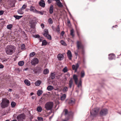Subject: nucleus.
I'll use <instances>...</instances> for the list:
<instances>
[{
  "mask_svg": "<svg viewBox=\"0 0 121 121\" xmlns=\"http://www.w3.org/2000/svg\"><path fill=\"white\" fill-rule=\"evenodd\" d=\"M15 47L13 45L8 46L5 48L6 53L7 55H11L15 52Z\"/></svg>",
  "mask_w": 121,
  "mask_h": 121,
  "instance_id": "f257e3e1",
  "label": "nucleus"
},
{
  "mask_svg": "<svg viewBox=\"0 0 121 121\" xmlns=\"http://www.w3.org/2000/svg\"><path fill=\"white\" fill-rule=\"evenodd\" d=\"M10 104L9 100L6 98H3L0 103V105L2 108L8 107Z\"/></svg>",
  "mask_w": 121,
  "mask_h": 121,
  "instance_id": "f03ea898",
  "label": "nucleus"
},
{
  "mask_svg": "<svg viewBox=\"0 0 121 121\" xmlns=\"http://www.w3.org/2000/svg\"><path fill=\"white\" fill-rule=\"evenodd\" d=\"M53 105V102L52 101L47 102L45 105V108L46 110L48 111L51 110Z\"/></svg>",
  "mask_w": 121,
  "mask_h": 121,
  "instance_id": "7ed1b4c3",
  "label": "nucleus"
},
{
  "mask_svg": "<svg viewBox=\"0 0 121 121\" xmlns=\"http://www.w3.org/2000/svg\"><path fill=\"white\" fill-rule=\"evenodd\" d=\"M99 109L96 108H94L90 112V117L92 119L96 116L99 111Z\"/></svg>",
  "mask_w": 121,
  "mask_h": 121,
  "instance_id": "20e7f679",
  "label": "nucleus"
},
{
  "mask_svg": "<svg viewBox=\"0 0 121 121\" xmlns=\"http://www.w3.org/2000/svg\"><path fill=\"white\" fill-rule=\"evenodd\" d=\"M76 44L77 50L81 49L82 52H84V46L82 44L81 41H78L76 43Z\"/></svg>",
  "mask_w": 121,
  "mask_h": 121,
  "instance_id": "39448f33",
  "label": "nucleus"
},
{
  "mask_svg": "<svg viewBox=\"0 0 121 121\" xmlns=\"http://www.w3.org/2000/svg\"><path fill=\"white\" fill-rule=\"evenodd\" d=\"M108 110L107 109L104 108L102 109L100 111L99 114L100 116H105L108 114Z\"/></svg>",
  "mask_w": 121,
  "mask_h": 121,
  "instance_id": "423d86ee",
  "label": "nucleus"
},
{
  "mask_svg": "<svg viewBox=\"0 0 121 121\" xmlns=\"http://www.w3.org/2000/svg\"><path fill=\"white\" fill-rule=\"evenodd\" d=\"M26 117V116L24 113H22L18 115L17 117V119L18 121H23Z\"/></svg>",
  "mask_w": 121,
  "mask_h": 121,
  "instance_id": "0eeeda50",
  "label": "nucleus"
},
{
  "mask_svg": "<svg viewBox=\"0 0 121 121\" xmlns=\"http://www.w3.org/2000/svg\"><path fill=\"white\" fill-rule=\"evenodd\" d=\"M29 23L30 25V28L32 29L35 28V26L36 22V21L34 20H30L29 21Z\"/></svg>",
  "mask_w": 121,
  "mask_h": 121,
  "instance_id": "6e6552de",
  "label": "nucleus"
},
{
  "mask_svg": "<svg viewBox=\"0 0 121 121\" xmlns=\"http://www.w3.org/2000/svg\"><path fill=\"white\" fill-rule=\"evenodd\" d=\"M42 71V68L38 66L36 67L34 69L33 71L35 74H39L41 73Z\"/></svg>",
  "mask_w": 121,
  "mask_h": 121,
  "instance_id": "1a4fd4ad",
  "label": "nucleus"
},
{
  "mask_svg": "<svg viewBox=\"0 0 121 121\" xmlns=\"http://www.w3.org/2000/svg\"><path fill=\"white\" fill-rule=\"evenodd\" d=\"M39 62L38 59L37 58H35L33 59L32 60L31 62V65H33L35 66Z\"/></svg>",
  "mask_w": 121,
  "mask_h": 121,
  "instance_id": "9d476101",
  "label": "nucleus"
},
{
  "mask_svg": "<svg viewBox=\"0 0 121 121\" xmlns=\"http://www.w3.org/2000/svg\"><path fill=\"white\" fill-rule=\"evenodd\" d=\"M39 4L43 8H44L45 6V4L44 0H41L39 2Z\"/></svg>",
  "mask_w": 121,
  "mask_h": 121,
  "instance_id": "9b49d317",
  "label": "nucleus"
},
{
  "mask_svg": "<svg viewBox=\"0 0 121 121\" xmlns=\"http://www.w3.org/2000/svg\"><path fill=\"white\" fill-rule=\"evenodd\" d=\"M108 59L109 60L114 59L115 58V55L113 54H111L108 55Z\"/></svg>",
  "mask_w": 121,
  "mask_h": 121,
  "instance_id": "f8f14e48",
  "label": "nucleus"
},
{
  "mask_svg": "<svg viewBox=\"0 0 121 121\" xmlns=\"http://www.w3.org/2000/svg\"><path fill=\"white\" fill-rule=\"evenodd\" d=\"M73 78L75 82V84L77 85L78 84V81L77 76L76 74H74L73 75Z\"/></svg>",
  "mask_w": 121,
  "mask_h": 121,
  "instance_id": "ddd939ff",
  "label": "nucleus"
},
{
  "mask_svg": "<svg viewBox=\"0 0 121 121\" xmlns=\"http://www.w3.org/2000/svg\"><path fill=\"white\" fill-rule=\"evenodd\" d=\"M64 55L60 53L57 56V58L58 60H63L64 58Z\"/></svg>",
  "mask_w": 121,
  "mask_h": 121,
  "instance_id": "4468645a",
  "label": "nucleus"
},
{
  "mask_svg": "<svg viewBox=\"0 0 121 121\" xmlns=\"http://www.w3.org/2000/svg\"><path fill=\"white\" fill-rule=\"evenodd\" d=\"M67 53L69 59L70 60H71L72 59V55L71 51L69 50H68Z\"/></svg>",
  "mask_w": 121,
  "mask_h": 121,
  "instance_id": "2eb2a0df",
  "label": "nucleus"
},
{
  "mask_svg": "<svg viewBox=\"0 0 121 121\" xmlns=\"http://www.w3.org/2000/svg\"><path fill=\"white\" fill-rule=\"evenodd\" d=\"M53 9L54 8L53 5H51L49 10V12L50 14H52L53 13Z\"/></svg>",
  "mask_w": 121,
  "mask_h": 121,
  "instance_id": "dca6fc26",
  "label": "nucleus"
},
{
  "mask_svg": "<svg viewBox=\"0 0 121 121\" xmlns=\"http://www.w3.org/2000/svg\"><path fill=\"white\" fill-rule=\"evenodd\" d=\"M69 87L70 88H71L72 86L73 85V81L72 78H71L69 82Z\"/></svg>",
  "mask_w": 121,
  "mask_h": 121,
  "instance_id": "f3484780",
  "label": "nucleus"
},
{
  "mask_svg": "<svg viewBox=\"0 0 121 121\" xmlns=\"http://www.w3.org/2000/svg\"><path fill=\"white\" fill-rule=\"evenodd\" d=\"M24 82L27 86H29L30 85V81L27 79H25L24 81Z\"/></svg>",
  "mask_w": 121,
  "mask_h": 121,
  "instance_id": "a211bd4d",
  "label": "nucleus"
},
{
  "mask_svg": "<svg viewBox=\"0 0 121 121\" xmlns=\"http://www.w3.org/2000/svg\"><path fill=\"white\" fill-rule=\"evenodd\" d=\"M55 74L54 72L51 73L50 74V78L52 79H54L55 78Z\"/></svg>",
  "mask_w": 121,
  "mask_h": 121,
  "instance_id": "6ab92c4d",
  "label": "nucleus"
},
{
  "mask_svg": "<svg viewBox=\"0 0 121 121\" xmlns=\"http://www.w3.org/2000/svg\"><path fill=\"white\" fill-rule=\"evenodd\" d=\"M43 92L42 90H39L37 92V94L38 96H39L42 94Z\"/></svg>",
  "mask_w": 121,
  "mask_h": 121,
  "instance_id": "aec40b11",
  "label": "nucleus"
},
{
  "mask_svg": "<svg viewBox=\"0 0 121 121\" xmlns=\"http://www.w3.org/2000/svg\"><path fill=\"white\" fill-rule=\"evenodd\" d=\"M43 35L47 39H49L51 40L52 39V37L49 34H48L47 35H45L44 34H43Z\"/></svg>",
  "mask_w": 121,
  "mask_h": 121,
  "instance_id": "412c9836",
  "label": "nucleus"
},
{
  "mask_svg": "<svg viewBox=\"0 0 121 121\" xmlns=\"http://www.w3.org/2000/svg\"><path fill=\"white\" fill-rule=\"evenodd\" d=\"M54 88L53 86L51 85L48 86L47 88V90L48 91H51Z\"/></svg>",
  "mask_w": 121,
  "mask_h": 121,
  "instance_id": "4be33fe9",
  "label": "nucleus"
},
{
  "mask_svg": "<svg viewBox=\"0 0 121 121\" xmlns=\"http://www.w3.org/2000/svg\"><path fill=\"white\" fill-rule=\"evenodd\" d=\"M66 97V95L65 94L63 95L61 97L60 100L62 101L64 100Z\"/></svg>",
  "mask_w": 121,
  "mask_h": 121,
  "instance_id": "5701e85b",
  "label": "nucleus"
},
{
  "mask_svg": "<svg viewBox=\"0 0 121 121\" xmlns=\"http://www.w3.org/2000/svg\"><path fill=\"white\" fill-rule=\"evenodd\" d=\"M47 44V42L46 40L44 39L42 41V43L41 44V46H46Z\"/></svg>",
  "mask_w": 121,
  "mask_h": 121,
  "instance_id": "b1692460",
  "label": "nucleus"
},
{
  "mask_svg": "<svg viewBox=\"0 0 121 121\" xmlns=\"http://www.w3.org/2000/svg\"><path fill=\"white\" fill-rule=\"evenodd\" d=\"M68 87L66 86H65L62 89V91L63 93H65L66 92L68 91Z\"/></svg>",
  "mask_w": 121,
  "mask_h": 121,
  "instance_id": "393cba45",
  "label": "nucleus"
},
{
  "mask_svg": "<svg viewBox=\"0 0 121 121\" xmlns=\"http://www.w3.org/2000/svg\"><path fill=\"white\" fill-rule=\"evenodd\" d=\"M13 17H14L16 19L18 20L21 18L22 17V16H18L17 15H13Z\"/></svg>",
  "mask_w": 121,
  "mask_h": 121,
  "instance_id": "a878e982",
  "label": "nucleus"
},
{
  "mask_svg": "<svg viewBox=\"0 0 121 121\" xmlns=\"http://www.w3.org/2000/svg\"><path fill=\"white\" fill-rule=\"evenodd\" d=\"M24 62L23 61H21L18 62V65L20 66H22L24 65Z\"/></svg>",
  "mask_w": 121,
  "mask_h": 121,
  "instance_id": "bb28decb",
  "label": "nucleus"
},
{
  "mask_svg": "<svg viewBox=\"0 0 121 121\" xmlns=\"http://www.w3.org/2000/svg\"><path fill=\"white\" fill-rule=\"evenodd\" d=\"M22 10L20 9L17 10V12L18 14H23L24 13V12Z\"/></svg>",
  "mask_w": 121,
  "mask_h": 121,
  "instance_id": "cd10ccee",
  "label": "nucleus"
},
{
  "mask_svg": "<svg viewBox=\"0 0 121 121\" xmlns=\"http://www.w3.org/2000/svg\"><path fill=\"white\" fill-rule=\"evenodd\" d=\"M49 72V70L48 69H45L43 71V73L44 74H47Z\"/></svg>",
  "mask_w": 121,
  "mask_h": 121,
  "instance_id": "c85d7f7f",
  "label": "nucleus"
},
{
  "mask_svg": "<svg viewBox=\"0 0 121 121\" xmlns=\"http://www.w3.org/2000/svg\"><path fill=\"white\" fill-rule=\"evenodd\" d=\"M42 108L40 106H38L37 108V110L39 112H41L42 110Z\"/></svg>",
  "mask_w": 121,
  "mask_h": 121,
  "instance_id": "c756f323",
  "label": "nucleus"
},
{
  "mask_svg": "<svg viewBox=\"0 0 121 121\" xmlns=\"http://www.w3.org/2000/svg\"><path fill=\"white\" fill-rule=\"evenodd\" d=\"M68 103L69 104L72 105L74 104V101L72 100H69L68 102Z\"/></svg>",
  "mask_w": 121,
  "mask_h": 121,
  "instance_id": "7c9ffc66",
  "label": "nucleus"
},
{
  "mask_svg": "<svg viewBox=\"0 0 121 121\" xmlns=\"http://www.w3.org/2000/svg\"><path fill=\"white\" fill-rule=\"evenodd\" d=\"M56 31V32H57L59 34L60 33V30L59 25H57Z\"/></svg>",
  "mask_w": 121,
  "mask_h": 121,
  "instance_id": "2f4dec72",
  "label": "nucleus"
},
{
  "mask_svg": "<svg viewBox=\"0 0 121 121\" xmlns=\"http://www.w3.org/2000/svg\"><path fill=\"white\" fill-rule=\"evenodd\" d=\"M11 107L12 108H14L15 107L16 105V103L14 101H12L11 102Z\"/></svg>",
  "mask_w": 121,
  "mask_h": 121,
  "instance_id": "473e14b6",
  "label": "nucleus"
},
{
  "mask_svg": "<svg viewBox=\"0 0 121 121\" xmlns=\"http://www.w3.org/2000/svg\"><path fill=\"white\" fill-rule=\"evenodd\" d=\"M35 8L34 7L31 6L30 8V11L34 12L35 10Z\"/></svg>",
  "mask_w": 121,
  "mask_h": 121,
  "instance_id": "72a5a7b5",
  "label": "nucleus"
},
{
  "mask_svg": "<svg viewBox=\"0 0 121 121\" xmlns=\"http://www.w3.org/2000/svg\"><path fill=\"white\" fill-rule=\"evenodd\" d=\"M57 5L60 7H62L63 6V5L60 1L59 2H57Z\"/></svg>",
  "mask_w": 121,
  "mask_h": 121,
  "instance_id": "f704fd0d",
  "label": "nucleus"
},
{
  "mask_svg": "<svg viewBox=\"0 0 121 121\" xmlns=\"http://www.w3.org/2000/svg\"><path fill=\"white\" fill-rule=\"evenodd\" d=\"M41 81L38 80L35 82V84L36 86H39L41 84Z\"/></svg>",
  "mask_w": 121,
  "mask_h": 121,
  "instance_id": "c9c22d12",
  "label": "nucleus"
},
{
  "mask_svg": "<svg viewBox=\"0 0 121 121\" xmlns=\"http://www.w3.org/2000/svg\"><path fill=\"white\" fill-rule=\"evenodd\" d=\"M60 43L62 44V45L65 46H67V44L65 42V41L63 40H61L60 41Z\"/></svg>",
  "mask_w": 121,
  "mask_h": 121,
  "instance_id": "e433bc0d",
  "label": "nucleus"
},
{
  "mask_svg": "<svg viewBox=\"0 0 121 121\" xmlns=\"http://www.w3.org/2000/svg\"><path fill=\"white\" fill-rule=\"evenodd\" d=\"M85 75V72L84 70L82 71L81 72V78H83Z\"/></svg>",
  "mask_w": 121,
  "mask_h": 121,
  "instance_id": "4c0bfd02",
  "label": "nucleus"
},
{
  "mask_svg": "<svg viewBox=\"0 0 121 121\" xmlns=\"http://www.w3.org/2000/svg\"><path fill=\"white\" fill-rule=\"evenodd\" d=\"M82 81L81 80H80L77 86L78 87H79L80 86H82Z\"/></svg>",
  "mask_w": 121,
  "mask_h": 121,
  "instance_id": "58836bf2",
  "label": "nucleus"
},
{
  "mask_svg": "<svg viewBox=\"0 0 121 121\" xmlns=\"http://www.w3.org/2000/svg\"><path fill=\"white\" fill-rule=\"evenodd\" d=\"M13 27V25L12 24H10L9 25H8L7 26V28L8 29H10Z\"/></svg>",
  "mask_w": 121,
  "mask_h": 121,
  "instance_id": "ea45409f",
  "label": "nucleus"
},
{
  "mask_svg": "<svg viewBox=\"0 0 121 121\" xmlns=\"http://www.w3.org/2000/svg\"><path fill=\"white\" fill-rule=\"evenodd\" d=\"M44 32H45V33L43 34V35L45 34V35H47L48 34V29H44Z\"/></svg>",
  "mask_w": 121,
  "mask_h": 121,
  "instance_id": "a19ab883",
  "label": "nucleus"
},
{
  "mask_svg": "<svg viewBox=\"0 0 121 121\" xmlns=\"http://www.w3.org/2000/svg\"><path fill=\"white\" fill-rule=\"evenodd\" d=\"M74 31V30L73 29L70 30V34L73 37L74 36V35L73 34Z\"/></svg>",
  "mask_w": 121,
  "mask_h": 121,
  "instance_id": "79ce46f5",
  "label": "nucleus"
},
{
  "mask_svg": "<svg viewBox=\"0 0 121 121\" xmlns=\"http://www.w3.org/2000/svg\"><path fill=\"white\" fill-rule=\"evenodd\" d=\"M62 71L64 73H66L68 71V69L66 67H65L62 70Z\"/></svg>",
  "mask_w": 121,
  "mask_h": 121,
  "instance_id": "37998d69",
  "label": "nucleus"
},
{
  "mask_svg": "<svg viewBox=\"0 0 121 121\" xmlns=\"http://www.w3.org/2000/svg\"><path fill=\"white\" fill-rule=\"evenodd\" d=\"M34 37L36 38H39L40 37V36L39 34H35L33 35Z\"/></svg>",
  "mask_w": 121,
  "mask_h": 121,
  "instance_id": "c03bdc74",
  "label": "nucleus"
},
{
  "mask_svg": "<svg viewBox=\"0 0 121 121\" xmlns=\"http://www.w3.org/2000/svg\"><path fill=\"white\" fill-rule=\"evenodd\" d=\"M35 11L38 14H40L42 15H43V12H42L41 11H38V10L35 9Z\"/></svg>",
  "mask_w": 121,
  "mask_h": 121,
  "instance_id": "a18cd8bd",
  "label": "nucleus"
},
{
  "mask_svg": "<svg viewBox=\"0 0 121 121\" xmlns=\"http://www.w3.org/2000/svg\"><path fill=\"white\" fill-rule=\"evenodd\" d=\"M48 22L50 24H52L53 23V21L51 18H49L48 19Z\"/></svg>",
  "mask_w": 121,
  "mask_h": 121,
  "instance_id": "49530a36",
  "label": "nucleus"
},
{
  "mask_svg": "<svg viewBox=\"0 0 121 121\" xmlns=\"http://www.w3.org/2000/svg\"><path fill=\"white\" fill-rule=\"evenodd\" d=\"M26 5L25 4H24L23 5L22 7L20 9L23 10L26 8Z\"/></svg>",
  "mask_w": 121,
  "mask_h": 121,
  "instance_id": "de8ad7c7",
  "label": "nucleus"
},
{
  "mask_svg": "<svg viewBox=\"0 0 121 121\" xmlns=\"http://www.w3.org/2000/svg\"><path fill=\"white\" fill-rule=\"evenodd\" d=\"M35 54V52H32L30 53V56L31 57V56H33Z\"/></svg>",
  "mask_w": 121,
  "mask_h": 121,
  "instance_id": "09e8293b",
  "label": "nucleus"
},
{
  "mask_svg": "<svg viewBox=\"0 0 121 121\" xmlns=\"http://www.w3.org/2000/svg\"><path fill=\"white\" fill-rule=\"evenodd\" d=\"M77 64V63L75 65H72V67L73 70H74L76 69V65Z\"/></svg>",
  "mask_w": 121,
  "mask_h": 121,
  "instance_id": "8fccbe9b",
  "label": "nucleus"
},
{
  "mask_svg": "<svg viewBox=\"0 0 121 121\" xmlns=\"http://www.w3.org/2000/svg\"><path fill=\"white\" fill-rule=\"evenodd\" d=\"M37 119L39 121H43V118L42 117H37Z\"/></svg>",
  "mask_w": 121,
  "mask_h": 121,
  "instance_id": "3c124183",
  "label": "nucleus"
},
{
  "mask_svg": "<svg viewBox=\"0 0 121 121\" xmlns=\"http://www.w3.org/2000/svg\"><path fill=\"white\" fill-rule=\"evenodd\" d=\"M25 45L24 44H22L21 47V49L23 50L25 49Z\"/></svg>",
  "mask_w": 121,
  "mask_h": 121,
  "instance_id": "603ef678",
  "label": "nucleus"
},
{
  "mask_svg": "<svg viewBox=\"0 0 121 121\" xmlns=\"http://www.w3.org/2000/svg\"><path fill=\"white\" fill-rule=\"evenodd\" d=\"M79 66V65L78 63H77V64L76 65V68L74 70L75 71V72L77 71V69L78 68Z\"/></svg>",
  "mask_w": 121,
  "mask_h": 121,
  "instance_id": "864d4df0",
  "label": "nucleus"
},
{
  "mask_svg": "<svg viewBox=\"0 0 121 121\" xmlns=\"http://www.w3.org/2000/svg\"><path fill=\"white\" fill-rule=\"evenodd\" d=\"M64 111L65 112V115H66L68 114V111L67 109H65L64 110Z\"/></svg>",
  "mask_w": 121,
  "mask_h": 121,
  "instance_id": "5fc2aeb1",
  "label": "nucleus"
},
{
  "mask_svg": "<svg viewBox=\"0 0 121 121\" xmlns=\"http://www.w3.org/2000/svg\"><path fill=\"white\" fill-rule=\"evenodd\" d=\"M4 11L3 10H0V15H2L4 13Z\"/></svg>",
  "mask_w": 121,
  "mask_h": 121,
  "instance_id": "6e6d98bb",
  "label": "nucleus"
},
{
  "mask_svg": "<svg viewBox=\"0 0 121 121\" xmlns=\"http://www.w3.org/2000/svg\"><path fill=\"white\" fill-rule=\"evenodd\" d=\"M43 39V37H40L39 38V42H42V39Z\"/></svg>",
  "mask_w": 121,
  "mask_h": 121,
  "instance_id": "4d7b16f0",
  "label": "nucleus"
},
{
  "mask_svg": "<svg viewBox=\"0 0 121 121\" xmlns=\"http://www.w3.org/2000/svg\"><path fill=\"white\" fill-rule=\"evenodd\" d=\"M76 52H75L74 53H75V55L76 56H77L78 55V50H76Z\"/></svg>",
  "mask_w": 121,
  "mask_h": 121,
  "instance_id": "13d9d810",
  "label": "nucleus"
},
{
  "mask_svg": "<svg viewBox=\"0 0 121 121\" xmlns=\"http://www.w3.org/2000/svg\"><path fill=\"white\" fill-rule=\"evenodd\" d=\"M65 33V32L63 31L61 32L60 35L62 36H63L64 35Z\"/></svg>",
  "mask_w": 121,
  "mask_h": 121,
  "instance_id": "bf43d9fd",
  "label": "nucleus"
},
{
  "mask_svg": "<svg viewBox=\"0 0 121 121\" xmlns=\"http://www.w3.org/2000/svg\"><path fill=\"white\" fill-rule=\"evenodd\" d=\"M23 33L24 34L23 36L24 38H26L27 36H26V34L25 32L24 31H23Z\"/></svg>",
  "mask_w": 121,
  "mask_h": 121,
  "instance_id": "052dcab7",
  "label": "nucleus"
},
{
  "mask_svg": "<svg viewBox=\"0 0 121 121\" xmlns=\"http://www.w3.org/2000/svg\"><path fill=\"white\" fill-rule=\"evenodd\" d=\"M4 68V65L2 64H0V69H3Z\"/></svg>",
  "mask_w": 121,
  "mask_h": 121,
  "instance_id": "680f3d73",
  "label": "nucleus"
},
{
  "mask_svg": "<svg viewBox=\"0 0 121 121\" xmlns=\"http://www.w3.org/2000/svg\"><path fill=\"white\" fill-rule=\"evenodd\" d=\"M53 0H48V4L50 3Z\"/></svg>",
  "mask_w": 121,
  "mask_h": 121,
  "instance_id": "e2e57ef3",
  "label": "nucleus"
},
{
  "mask_svg": "<svg viewBox=\"0 0 121 121\" xmlns=\"http://www.w3.org/2000/svg\"><path fill=\"white\" fill-rule=\"evenodd\" d=\"M41 26L42 27V28L43 29V28H44V25L42 23L41 25Z\"/></svg>",
  "mask_w": 121,
  "mask_h": 121,
  "instance_id": "0e129e2a",
  "label": "nucleus"
},
{
  "mask_svg": "<svg viewBox=\"0 0 121 121\" xmlns=\"http://www.w3.org/2000/svg\"><path fill=\"white\" fill-rule=\"evenodd\" d=\"M15 70L16 71H18L19 72L20 71V69L19 68H18L17 69H15Z\"/></svg>",
  "mask_w": 121,
  "mask_h": 121,
  "instance_id": "69168bd1",
  "label": "nucleus"
},
{
  "mask_svg": "<svg viewBox=\"0 0 121 121\" xmlns=\"http://www.w3.org/2000/svg\"><path fill=\"white\" fill-rule=\"evenodd\" d=\"M29 68H26L25 69H24L23 70L24 71H27L28 70Z\"/></svg>",
  "mask_w": 121,
  "mask_h": 121,
  "instance_id": "338daca9",
  "label": "nucleus"
},
{
  "mask_svg": "<svg viewBox=\"0 0 121 121\" xmlns=\"http://www.w3.org/2000/svg\"><path fill=\"white\" fill-rule=\"evenodd\" d=\"M69 13L70 17L71 18H72V17H73L72 16V15H71V14L70 13V12H69Z\"/></svg>",
  "mask_w": 121,
  "mask_h": 121,
  "instance_id": "774afa93",
  "label": "nucleus"
}]
</instances>
